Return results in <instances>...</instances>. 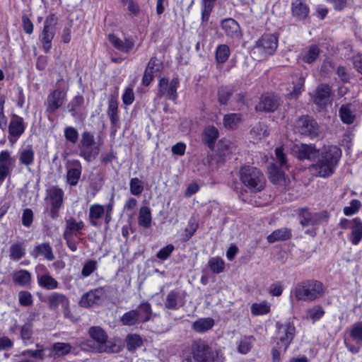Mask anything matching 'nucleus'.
<instances>
[{
  "instance_id": "58",
  "label": "nucleus",
  "mask_w": 362,
  "mask_h": 362,
  "mask_svg": "<svg viewBox=\"0 0 362 362\" xmlns=\"http://www.w3.org/2000/svg\"><path fill=\"white\" fill-rule=\"evenodd\" d=\"M232 90L228 87H221L218 91V101L222 105H226L232 95Z\"/></svg>"
},
{
  "instance_id": "34",
  "label": "nucleus",
  "mask_w": 362,
  "mask_h": 362,
  "mask_svg": "<svg viewBox=\"0 0 362 362\" xmlns=\"http://www.w3.org/2000/svg\"><path fill=\"white\" fill-rule=\"evenodd\" d=\"M354 226L349 236V241L354 245H358L362 240V221L359 218H354Z\"/></svg>"
},
{
  "instance_id": "9",
  "label": "nucleus",
  "mask_w": 362,
  "mask_h": 362,
  "mask_svg": "<svg viewBox=\"0 0 362 362\" xmlns=\"http://www.w3.org/2000/svg\"><path fill=\"white\" fill-rule=\"evenodd\" d=\"M278 46V38L274 35H263L255 43L253 53H259L264 58L274 53Z\"/></svg>"
},
{
  "instance_id": "22",
  "label": "nucleus",
  "mask_w": 362,
  "mask_h": 362,
  "mask_svg": "<svg viewBox=\"0 0 362 362\" xmlns=\"http://www.w3.org/2000/svg\"><path fill=\"white\" fill-rule=\"evenodd\" d=\"M15 158L11 157L8 150L0 152V182L5 180L11 173V165L15 163Z\"/></svg>"
},
{
  "instance_id": "7",
  "label": "nucleus",
  "mask_w": 362,
  "mask_h": 362,
  "mask_svg": "<svg viewBox=\"0 0 362 362\" xmlns=\"http://www.w3.org/2000/svg\"><path fill=\"white\" fill-rule=\"evenodd\" d=\"M277 327V348L282 350L283 352H286L289 345L293 341L296 329L293 323L291 322H286L284 324H276Z\"/></svg>"
},
{
  "instance_id": "11",
  "label": "nucleus",
  "mask_w": 362,
  "mask_h": 362,
  "mask_svg": "<svg viewBox=\"0 0 362 362\" xmlns=\"http://www.w3.org/2000/svg\"><path fill=\"white\" fill-rule=\"evenodd\" d=\"M45 199L49 201L51 208L49 216L52 219L59 216V211L63 206L64 191L58 186H52L47 189Z\"/></svg>"
},
{
  "instance_id": "13",
  "label": "nucleus",
  "mask_w": 362,
  "mask_h": 362,
  "mask_svg": "<svg viewBox=\"0 0 362 362\" xmlns=\"http://www.w3.org/2000/svg\"><path fill=\"white\" fill-rule=\"evenodd\" d=\"M57 19L54 14H49L45 19L44 28L40 35V40L42 44L45 52L47 53L52 48V41L55 35V25Z\"/></svg>"
},
{
  "instance_id": "45",
  "label": "nucleus",
  "mask_w": 362,
  "mask_h": 362,
  "mask_svg": "<svg viewBox=\"0 0 362 362\" xmlns=\"http://www.w3.org/2000/svg\"><path fill=\"white\" fill-rule=\"evenodd\" d=\"M84 103V98L81 95H76L73 100L69 103L68 108L73 117H76L78 114V110L83 106Z\"/></svg>"
},
{
  "instance_id": "62",
  "label": "nucleus",
  "mask_w": 362,
  "mask_h": 362,
  "mask_svg": "<svg viewBox=\"0 0 362 362\" xmlns=\"http://www.w3.org/2000/svg\"><path fill=\"white\" fill-rule=\"evenodd\" d=\"M95 144V142L94 135L91 132L86 131L82 133L78 146H87Z\"/></svg>"
},
{
  "instance_id": "1",
  "label": "nucleus",
  "mask_w": 362,
  "mask_h": 362,
  "mask_svg": "<svg viewBox=\"0 0 362 362\" xmlns=\"http://www.w3.org/2000/svg\"><path fill=\"white\" fill-rule=\"evenodd\" d=\"M341 157V150L337 146L325 147L320 153L317 160L310 167V170L317 177L327 178L336 170Z\"/></svg>"
},
{
  "instance_id": "48",
  "label": "nucleus",
  "mask_w": 362,
  "mask_h": 362,
  "mask_svg": "<svg viewBox=\"0 0 362 362\" xmlns=\"http://www.w3.org/2000/svg\"><path fill=\"white\" fill-rule=\"evenodd\" d=\"M120 321L122 325L126 326H134L139 324L138 319L136 318V311L131 310L125 313L121 317Z\"/></svg>"
},
{
  "instance_id": "14",
  "label": "nucleus",
  "mask_w": 362,
  "mask_h": 362,
  "mask_svg": "<svg viewBox=\"0 0 362 362\" xmlns=\"http://www.w3.org/2000/svg\"><path fill=\"white\" fill-rule=\"evenodd\" d=\"M180 85L177 77H174L170 81L168 78H161L158 83V97H165L167 100L175 101L177 98V88Z\"/></svg>"
},
{
  "instance_id": "40",
  "label": "nucleus",
  "mask_w": 362,
  "mask_h": 362,
  "mask_svg": "<svg viewBox=\"0 0 362 362\" xmlns=\"http://www.w3.org/2000/svg\"><path fill=\"white\" fill-rule=\"evenodd\" d=\"M214 325V320L211 317L200 318L195 321L192 327L197 332H205L211 329Z\"/></svg>"
},
{
  "instance_id": "30",
  "label": "nucleus",
  "mask_w": 362,
  "mask_h": 362,
  "mask_svg": "<svg viewBox=\"0 0 362 362\" xmlns=\"http://www.w3.org/2000/svg\"><path fill=\"white\" fill-rule=\"evenodd\" d=\"M309 7L301 0H296L291 4V12L293 17L298 20H305L309 14Z\"/></svg>"
},
{
  "instance_id": "12",
  "label": "nucleus",
  "mask_w": 362,
  "mask_h": 362,
  "mask_svg": "<svg viewBox=\"0 0 362 362\" xmlns=\"http://www.w3.org/2000/svg\"><path fill=\"white\" fill-rule=\"evenodd\" d=\"M291 153L299 160H315L320 155V151L314 144L298 143L291 147Z\"/></svg>"
},
{
  "instance_id": "59",
  "label": "nucleus",
  "mask_w": 362,
  "mask_h": 362,
  "mask_svg": "<svg viewBox=\"0 0 362 362\" xmlns=\"http://www.w3.org/2000/svg\"><path fill=\"white\" fill-rule=\"evenodd\" d=\"M19 303L23 306H30L33 303L31 293L27 291H21L18 293Z\"/></svg>"
},
{
  "instance_id": "57",
  "label": "nucleus",
  "mask_w": 362,
  "mask_h": 362,
  "mask_svg": "<svg viewBox=\"0 0 362 362\" xmlns=\"http://www.w3.org/2000/svg\"><path fill=\"white\" fill-rule=\"evenodd\" d=\"M36 346L38 348L37 349L23 351L21 353V355L23 356H28L34 358H38V359L42 360L44 358V350L42 349V346L39 344H37Z\"/></svg>"
},
{
  "instance_id": "33",
  "label": "nucleus",
  "mask_w": 362,
  "mask_h": 362,
  "mask_svg": "<svg viewBox=\"0 0 362 362\" xmlns=\"http://www.w3.org/2000/svg\"><path fill=\"white\" fill-rule=\"evenodd\" d=\"M79 156L84 158L87 162H91L95 160L100 153V147L98 145H91L87 146H78Z\"/></svg>"
},
{
  "instance_id": "18",
  "label": "nucleus",
  "mask_w": 362,
  "mask_h": 362,
  "mask_svg": "<svg viewBox=\"0 0 362 362\" xmlns=\"http://www.w3.org/2000/svg\"><path fill=\"white\" fill-rule=\"evenodd\" d=\"M65 93L61 89L52 91L47 96L45 103L46 112L54 114L64 104Z\"/></svg>"
},
{
  "instance_id": "19",
  "label": "nucleus",
  "mask_w": 362,
  "mask_h": 362,
  "mask_svg": "<svg viewBox=\"0 0 362 362\" xmlns=\"http://www.w3.org/2000/svg\"><path fill=\"white\" fill-rule=\"evenodd\" d=\"M66 182L71 186H76L81 176L82 165L78 160H69L66 163Z\"/></svg>"
},
{
  "instance_id": "44",
  "label": "nucleus",
  "mask_w": 362,
  "mask_h": 362,
  "mask_svg": "<svg viewBox=\"0 0 362 362\" xmlns=\"http://www.w3.org/2000/svg\"><path fill=\"white\" fill-rule=\"evenodd\" d=\"M320 49L317 45H311L305 50L302 59L304 62L311 64L318 57Z\"/></svg>"
},
{
  "instance_id": "17",
  "label": "nucleus",
  "mask_w": 362,
  "mask_h": 362,
  "mask_svg": "<svg viewBox=\"0 0 362 362\" xmlns=\"http://www.w3.org/2000/svg\"><path fill=\"white\" fill-rule=\"evenodd\" d=\"M106 291L103 287H99L84 293L80 301L79 305L83 308H89L105 298Z\"/></svg>"
},
{
  "instance_id": "47",
  "label": "nucleus",
  "mask_w": 362,
  "mask_h": 362,
  "mask_svg": "<svg viewBox=\"0 0 362 362\" xmlns=\"http://www.w3.org/2000/svg\"><path fill=\"white\" fill-rule=\"evenodd\" d=\"M142 339L136 334H129L127 337V347L129 351H133L141 346Z\"/></svg>"
},
{
  "instance_id": "20",
  "label": "nucleus",
  "mask_w": 362,
  "mask_h": 362,
  "mask_svg": "<svg viewBox=\"0 0 362 362\" xmlns=\"http://www.w3.org/2000/svg\"><path fill=\"white\" fill-rule=\"evenodd\" d=\"M281 104L280 98L274 94L263 95L255 110L260 112H272L277 110Z\"/></svg>"
},
{
  "instance_id": "35",
  "label": "nucleus",
  "mask_w": 362,
  "mask_h": 362,
  "mask_svg": "<svg viewBox=\"0 0 362 362\" xmlns=\"http://www.w3.org/2000/svg\"><path fill=\"white\" fill-rule=\"evenodd\" d=\"M72 346L69 343L55 342L52 346L51 356L56 358L62 357L71 353Z\"/></svg>"
},
{
  "instance_id": "25",
  "label": "nucleus",
  "mask_w": 362,
  "mask_h": 362,
  "mask_svg": "<svg viewBox=\"0 0 362 362\" xmlns=\"http://www.w3.org/2000/svg\"><path fill=\"white\" fill-rule=\"evenodd\" d=\"M108 40L115 49L124 53H129L134 46V40L132 37H126L124 42L115 35L109 34Z\"/></svg>"
},
{
  "instance_id": "50",
  "label": "nucleus",
  "mask_w": 362,
  "mask_h": 362,
  "mask_svg": "<svg viewBox=\"0 0 362 362\" xmlns=\"http://www.w3.org/2000/svg\"><path fill=\"white\" fill-rule=\"evenodd\" d=\"M209 267L215 274L221 273L225 269V262L220 257H213L209 260Z\"/></svg>"
},
{
  "instance_id": "53",
  "label": "nucleus",
  "mask_w": 362,
  "mask_h": 362,
  "mask_svg": "<svg viewBox=\"0 0 362 362\" xmlns=\"http://www.w3.org/2000/svg\"><path fill=\"white\" fill-rule=\"evenodd\" d=\"M141 313V322H148L151 319L153 311L151 305L148 302H142L139 304Z\"/></svg>"
},
{
  "instance_id": "54",
  "label": "nucleus",
  "mask_w": 362,
  "mask_h": 362,
  "mask_svg": "<svg viewBox=\"0 0 362 362\" xmlns=\"http://www.w3.org/2000/svg\"><path fill=\"white\" fill-rule=\"evenodd\" d=\"M253 340L254 338L252 336L245 337L241 339L238 346V352L243 354H247L252 349Z\"/></svg>"
},
{
  "instance_id": "41",
  "label": "nucleus",
  "mask_w": 362,
  "mask_h": 362,
  "mask_svg": "<svg viewBox=\"0 0 362 362\" xmlns=\"http://www.w3.org/2000/svg\"><path fill=\"white\" fill-rule=\"evenodd\" d=\"M339 113L341 121L345 124H352L356 119V115L351 109V105L349 103L341 105Z\"/></svg>"
},
{
  "instance_id": "16",
  "label": "nucleus",
  "mask_w": 362,
  "mask_h": 362,
  "mask_svg": "<svg viewBox=\"0 0 362 362\" xmlns=\"http://www.w3.org/2000/svg\"><path fill=\"white\" fill-rule=\"evenodd\" d=\"M25 130V125L23 119L13 114L11 116L8 124V139L11 143H14L20 138Z\"/></svg>"
},
{
  "instance_id": "61",
  "label": "nucleus",
  "mask_w": 362,
  "mask_h": 362,
  "mask_svg": "<svg viewBox=\"0 0 362 362\" xmlns=\"http://www.w3.org/2000/svg\"><path fill=\"white\" fill-rule=\"evenodd\" d=\"M65 139L71 144H76L78 139L77 130L72 127H67L64 129Z\"/></svg>"
},
{
  "instance_id": "37",
  "label": "nucleus",
  "mask_w": 362,
  "mask_h": 362,
  "mask_svg": "<svg viewBox=\"0 0 362 362\" xmlns=\"http://www.w3.org/2000/svg\"><path fill=\"white\" fill-rule=\"evenodd\" d=\"M35 152L32 146H27L19 152V162L21 164L29 166L34 162Z\"/></svg>"
},
{
  "instance_id": "42",
  "label": "nucleus",
  "mask_w": 362,
  "mask_h": 362,
  "mask_svg": "<svg viewBox=\"0 0 362 362\" xmlns=\"http://www.w3.org/2000/svg\"><path fill=\"white\" fill-rule=\"evenodd\" d=\"M241 115L238 113L226 114L223 117V124L224 127L228 129H235L241 122Z\"/></svg>"
},
{
  "instance_id": "49",
  "label": "nucleus",
  "mask_w": 362,
  "mask_h": 362,
  "mask_svg": "<svg viewBox=\"0 0 362 362\" xmlns=\"http://www.w3.org/2000/svg\"><path fill=\"white\" fill-rule=\"evenodd\" d=\"M349 334L354 341L362 344V321L357 322L351 326Z\"/></svg>"
},
{
  "instance_id": "31",
  "label": "nucleus",
  "mask_w": 362,
  "mask_h": 362,
  "mask_svg": "<svg viewBox=\"0 0 362 362\" xmlns=\"http://www.w3.org/2000/svg\"><path fill=\"white\" fill-rule=\"evenodd\" d=\"M105 214V206L98 204H93L90 206L88 221L91 226L97 227L100 224L98 220L101 218Z\"/></svg>"
},
{
  "instance_id": "29",
  "label": "nucleus",
  "mask_w": 362,
  "mask_h": 362,
  "mask_svg": "<svg viewBox=\"0 0 362 362\" xmlns=\"http://www.w3.org/2000/svg\"><path fill=\"white\" fill-rule=\"evenodd\" d=\"M31 255L34 258L42 256L48 261H52L54 259L52 248L48 243H44L35 247L33 250L31 252Z\"/></svg>"
},
{
  "instance_id": "28",
  "label": "nucleus",
  "mask_w": 362,
  "mask_h": 362,
  "mask_svg": "<svg viewBox=\"0 0 362 362\" xmlns=\"http://www.w3.org/2000/svg\"><path fill=\"white\" fill-rule=\"evenodd\" d=\"M12 281L15 285L29 287L32 282V276L28 270L19 269L13 273Z\"/></svg>"
},
{
  "instance_id": "26",
  "label": "nucleus",
  "mask_w": 362,
  "mask_h": 362,
  "mask_svg": "<svg viewBox=\"0 0 362 362\" xmlns=\"http://www.w3.org/2000/svg\"><path fill=\"white\" fill-rule=\"evenodd\" d=\"M221 28L225 34L233 39H239L241 37L240 25L233 18L223 20L221 23Z\"/></svg>"
},
{
  "instance_id": "38",
  "label": "nucleus",
  "mask_w": 362,
  "mask_h": 362,
  "mask_svg": "<svg viewBox=\"0 0 362 362\" xmlns=\"http://www.w3.org/2000/svg\"><path fill=\"white\" fill-rule=\"evenodd\" d=\"M151 211L148 206H144L139 209L138 223L139 225L145 228H149L151 226Z\"/></svg>"
},
{
  "instance_id": "10",
  "label": "nucleus",
  "mask_w": 362,
  "mask_h": 362,
  "mask_svg": "<svg viewBox=\"0 0 362 362\" xmlns=\"http://www.w3.org/2000/svg\"><path fill=\"white\" fill-rule=\"evenodd\" d=\"M298 215L303 227L318 226L323 222H327L329 218L327 211L312 213L308 208L298 209Z\"/></svg>"
},
{
  "instance_id": "43",
  "label": "nucleus",
  "mask_w": 362,
  "mask_h": 362,
  "mask_svg": "<svg viewBox=\"0 0 362 362\" xmlns=\"http://www.w3.org/2000/svg\"><path fill=\"white\" fill-rule=\"evenodd\" d=\"M9 257L14 261H18L25 255V249L23 243L18 242L13 243L9 248Z\"/></svg>"
},
{
  "instance_id": "15",
  "label": "nucleus",
  "mask_w": 362,
  "mask_h": 362,
  "mask_svg": "<svg viewBox=\"0 0 362 362\" xmlns=\"http://www.w3.org/2000/svg\"><path fill=\"white\" fill-rule=\"evenodd\" d=\"M37 280L38 285L46 290H54L59 287V282L50 275L44 265L37 267Z\"/></svg>"
},
{
  "instance_id": "51",
  "label": "nucleus",
  "mask_w": 362,
  "mask_h": 362,
  "mask_svg": "<svg viewBox=\"0 0 362 362\" xmlns=\"http://www.w3.org/2000/svg\"><path fill=\"white\" fill-rule=\"evenodd\" d=\"M251 134L257 139H262L269 135L267 127L264 123L259 122L250 131Z\"/></svg>"
},
{
  "instance_id": "23",
  "label": "nucleus",
  "mask_w": 362,
  "mask_h": 362,
  "mask_svg": "<svg viewBox=\"0 0 362 362\" xmlns=\"http://www.w3.org/2000/svg\"><path fill=\"white\" fill-rule=\"evenodd\" d=\"M85 224L83 221H77L74 218L70 217L65 220V229L64 232V239L71 238L72 236H78L82 234V230L84 228Z\"/></svg>"
},
{
  "instance_id": "39",
  "label": "nucleus",
  "mask_w": 362,
  "mask_h": 362,
  "mask_svg": "<svg viewBox=\"0 0 362 362\" xmlns=\"http://www.w3.org/2000/svg\"><path fill=\"white\" fill-rule=\"evenodd\" d=\"M107 113L110 119L111 124L112 125H116L119 120V117L118 115V103L116 98L114 97H111L109 99Z\"/></svg>"
},
{
  "instance_id": "4",
  "label": "nucleus",
  "mask_w": 362,
  "mask_h": 362,
  "mask_svg": "<svg viewBox=\"0 0 362 362\" xmlns=\"http://www.w3.org/2000/svg\"><path fill=\"white\" fill-rule=\"evenodd\" d=\"M239 175L242 183L252 192H261L265 187L266 179L264 174L254 166L241 167Z\"/></svg>"
},
{
  "instance_id": "6",
  "label": "nucleus",
  "mask_w": 362,
  "mask_h": 362,
  "mask_svg": "<svg viewBox=\"0 0 362 362\" xmlns=\"http://www.w3.org/2000/svg\"><path fill=\"white\" fill-rule=\"evenodd\" d=\"M276 161L281 167L279 168L276 164L272 163L269 168V175L270 181L275 185H282L285 181V174L283 169H288L286 156L284 152L282 147H278L275 149Z\"/></svg>"
},
{
  "instance_id": "32",
  "label": "nucleus",
  "mask_w": 362,
  "mask_h": 362,
  "mask_svg": "<svg viewBox=\"0 0 362 362\" xmlns=\"http://www.w3.org/2000/svg\"><path fill=\"white\" fill-rule=\"evenodd\" d=\"M218 137V131L214 126L206 127L203 132V141L210 149H214L216 141Z\"/></svg>"
},
{
  "instance_id": "60",
  "label": "nucleus",
  "mask_w": 362,
  "mask_h": 362,
  "mask_svg": "<svg viewBox=\"0 0 362 362\" xmlns=\"http://www.w3.org/2000/svg\"><path fill=\"white\" fill-rule=\"evenodd\" d=\"M305 79L301 76L296 77V82L294 83L293 91L290 93L292 98H296L301 93L304 87Z\"/></svg>"
},
{
  "instance_id": "24",
  "label": "nucleus",
  "mask_w": 362,
  "mask_h": 362,
  "mask_svg": "<svg viewBox=\"0 0 362 362\" xmlns=\"http://www.w3.org/2000/svg\"><path fill=\"white\" fill-rule=\"evenodd\" d=\"M330 96L331 87L327 84H320L315 91L313 102L320 107H325L329 102Z\"/></svg>"
},
{
  "instance_id": "56",
  "label": "nucleus",
  "mask_w": 362,
  "mask_h": 362,
  "mask_svg": "<svg viewBox=\"0 0 362 362\" xmlns=\"http://www.w3.org/2000/svg\"><path fill=\"white\" fill-rule=\"evenodd\" d=\"M214 7V1L211 0H203V8L202 11V20L207 22Z\"/></svg>"
},
{
  "instance_id": "46",
  "label": "nucleus",
  "mask_w": 362,
  "mask_h": 362,
  "mask_svg": "<svg viewBox=\"0 0 362 362\" xmlns=\"http://www.w3.org/2000/svg\"><path fill=\"white\" fill-rule=\"evenodd\" d=\"M230 56V49L226 45H219L216 52V59L218 63L223 64Z\"/></svg>"
},
{
  "instance_id": "64",
  "label": "nucleus",
  "mask_w": 362,
  "mask_h": 362,
  "mask_svg": "<svg viewBox=\"0 0 362 362\" xmlns=\"http://www.w3.org/2000/svg\"><path fill=\"white\" fill-rule=\"evenodd\" d=\"M324 314L325 312L320 306H315L307 311L308 317L312 319L313 322L320 320Z\"/></svg>"
},
{
  "instance_id": "3",
  "label": "nucleus",
  "mask_w": 362,
  "mask_h": 362,
  "mask_svg": "<svg viewBox=\"0 0 362 362\" xmlns=\"http://www.w3.org/2000/svg\"><path fill=\"white\" fill-rule=\"evenodd\" d=\"M217 353L209 345L207 341L203 339L194 340L190 346L189 356L185 362H214Z\"/></svg>"
},
{
  "instance_id": "2",
  "label": "nucleus",
  "mask_w": 362,
  "mask_h": 362,
  "mask_svg": "<svg viewBox=\"0 0 362 362\" xmlns=\"http://www.w3.org/2000/svg\"><path fill=\"white\" fill-rule=\"evenodd\" d=\"M88 334L91 339L81 343L80 346L82 350L95 353H118L120 351V346L108 339L107 333L102 327H90Z\"/></svg>"
},
{
  "instance_id": "21",
  "label": "nucleus",
  "mask_w": 362,
  "mask_h": 362,
  "mask_svg": "<svg viewBox=\"0 0 362 362\" xmlns=\"http://www.w3.org/2000/svg\"><path fill=\"white\" fill-rule=\"evenodd\" d=\"M185 293L178 290L170 291L165 300L164 305L167 309L178 310L185 305Z\"/></svg>"
},
{
  "instance_id": "63",
  "label": "nucleus",
  "mask_w": 362,
  "mask_h": 362,
  "mask_svg": "<svg viewBox=\"0 0 362 362\" xmlns=\"http://www.w3.org/2000/svg\"><path fill=\"white\" fill-rule=\"evenodd\" d=\"M361 206L360 201L358 199H353L350 202V206L344 208V214L346 216H351L356 214Z\"/></svg>"
},
{
  "instance_id": "5",
  "label": "nucleus",
  "mask_w": 362,
  "mask_h": 362,
  "mask_svg": "<svg viewBox=\"0 0 362 362\" xmlns=\"http://www.w3.org/2000/svg\"><path fill=\"white\" fill-rule=\"evenodd\" d=\"M324 293L322 282L310 279L298 283L294 288L293 294L297 300L313 301L320 298Z\"/></svg>"
},
{
  "instance_id": "27",
  "label": "nucleus",
  "mask_w": 362,
  "mask_h": 362,
  "mask_svg": "<svg viewBox=\"0 0 362 362\" xmlns=\"http://www.w3.org/2000/svg\"><path fill=\"white\" fill-rule=\"evenodd\" d=\"M46 302L49 309L55 310L59 305H61L62 308L66 306L69 302V300L66 295L54 292L47 296Z\"/></svg>"
},
{
  "instance_id": "36",
  "label": "nucleus",
  "mask_w": 362,
  "mask_h": 362,
  "mask_svg": "<svg viewBox=\"0 0 362 362\" xmlns=\"http://www.w3.org/2000/svg\"><path fill=\"white\" fill-rule=\"evenodd\" d=\"M291 237V231L286 228H281L274 230L267 238L269 243H274L277 241H284L290 239Z\"/></svg>"
},
{
  "instance_id": "8",
  "label": "nucleus",
  "mask_w": 362,
  "mask_h": 362,
  "mask_svg": "<svg viewBox=\"0 0 362 362\" xmlns=\"http://www.w3.org/2000/svg\"><path fill=\"white\" fill-rule=\"evenodd\" d=\"M294 132L310 138L316 137L320 134V126L312 117L303 115L294 123Z\"/></svg>"
},
{
  "instance_id": "55",
  "label": "nucleus",
  "mask_w": 362,
  "mask_h": 362,
  "mask_svg": "<svg viewBox=\"0 0 362 362\" xmlns=\"http://www.w3.org/2000/svg\"><path fill=\"white\" fill-rule=\"evenodd\" d=\"M270 306L266 303H253L251 306V313L254 315H265L269 313Z\"/></svg>"
},
{
  "instance_id": "52",
  "label": "nucleus",
  "mask_w": 362,
  "mask_h": 362,
  "mask_svg": "<svg viewBox=\"0 0 362 362\" xmlns=\"http://www.w3.org/2000/svg\"><path fill=\"white\" fill-rule=\"evenodd\" d=\"M130 192L135 196H139L144 191L143 182L137 177H134L129 182Z\"/></svg>"
}]
</instances>
